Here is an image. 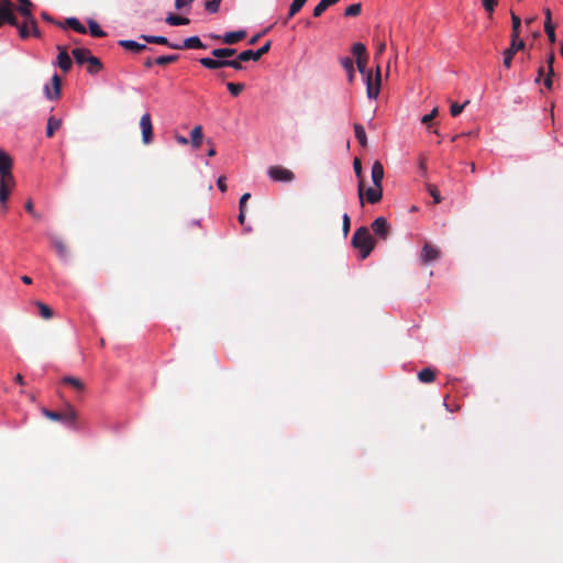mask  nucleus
<instances>
[{"instance_id":"obj_25","label":"nucleus","mask_w":563,"mask_h":563,"mask_svg":"<svg viewBox=\"0 0 563 563\" xmlns=\"http://www.w3.org/2000/svg\"><path fill=\"white\" fill-rule=\"evenodd\" d=\"M520 26H521V19L511 12V41H521L520 40Z\"/></svg>"},{"instance_id":"obj_42","label":"nucleus","mask_w":563,"mask_h":563,"mask_svg":"<svg viewBox=\"0 0 563 563\" xmlns=\"http://www.w3.org/2000/svg\"><path fill=\"white\" fill-rule=\"evenodd\" d=\"M227 88L233 97H238L245 89V85L242 82H228Z\"/></svg>"},{"instance_id":"obj_37","label":"nucleus","mask_w":563,"mask_h":563,"mask_svg":"<svg viewBox=\"0 0 563 563\" xmlns=\"http://www.w3.org/2000/svg\"><path fill=\"white\" fill-rule=\"evenodd\" d=\"M354 133L361 146L365 147L367 145V137L365 133V129L362 124H354Z\"/></svg>"},{"instance_id":"obj_21","label":"nucleus","mask_w":563,"mask_h":563,"mask_svg":"<svg viewBox=\"0 0 563 563\" xmlns=\"http://www.w3.org/2000/svg\"><path fill=\"white\" fill-rule=\"evenodd\" d=\"M365 196L366 201L369 203H377L383 197V187H369L366 190L363 189V197Z\"/></svg>"},{"instance_id":"obj_4","label":"nucleus","mask_w":563,"mask_h":563,"mask_svg":"<svg viewBox=\"0 0 563 563\" xmlns=\"http://www.w3.org/2000/svg\"><path fill=\"white\" fill-rule=\"evenodd\" d=\"M267 175L274 181L291 183L295 179V174L280 165L271 166Z\"/></svg>"},{"instance_id":"obj_35","label":"nucleus","mask_w":563,"mask_h":563,"mask_svg":"<svg viewBox=\"0 0 563 563\" xmlns=\"http://www.w3.org/2000/svg\"><path fill=\"white\" fill-rule=\"evenodd\" d=\"M65 25L73 29L74 31L86 34L87 29L80 23V21L77 18H68L65 20Z\"/></svg>"},{"instance_id":"obj_14","label":"nucleus","mask_w":563,"mask_h":563,"mask_svg":"<svg viewBox=\"0 0 563 563\" xmlns=\"http://www.w3.org/2000/svg\"><path fill=\"white\" fill-rule=\"evenodd\" d=\"M57 51H58L57 65L64 73L69 71L71 68L73 62L67 52V47L63 46V45H57Z\"/></svg>"},{"instance_id":"obj_22","label":"nucleus","mask_w":563,"mask_h":563,"mask_svg":"<svg viewBox=\"0 0 563 563\" xmlns=\"http://www.w3.org/2000/svg\"><path fill=\"white\" fill-rule=\"evenodd\" d=\"M384 167L379 161L374 162L372 166V180L374 186L383 187Z\"/></svg>"},{"instance_id":"obj_1","label":"nucleus","mask_w":563,"mask_h":563,"mask_svg":"<svg viewBox=\"0 0 563 563\" xmlns=\"http://www.w3.org/2000/svg\"><path fill=\"white\" fill-rule=\"evenodd\" d=\"M351 244L358 250L361 260H365L375 247V240L366 227H360L355 230Z\"/></svg>"},{"instance_id":"obj_41","label":"nucleus","mask_w":563,"mask_h":563,"mask_svg":"<svg viewBox=\"0 0 563 563\" xmlns=\"http://www.w3.org/2000/svg\"><path fill=\"white\" fill-rule=\"evenodd\" d=\"M89 32L95 37H104L107 34L101 30L100 25L95 20L88 21Z\"/></svg>"},{"instance_id":"obj_39","label":"nucleus","mask_w":563,"mask_h":563,"mask_svg":"<svg viewBox=\"0 0 563 563\" xmlns=\"http://www.w3.org/2000/svg\"><path fill=\"white\" fill-rule=\"evenodd\" d=\"M307 1L308 0H292L289 7L287 20L294 18L302 9Z\"/></svg>"},{"instance_id":"obj_54","label":"nucleus","mask_w":563,"mask_h":563,"mask_svg":"<svg viewBox=\"0 0 563 563\" xmlns=\"http://www.w3.org/2000/svg\"><path fill=\"white\" fill-rule=\"evenodd\" d=\"M24 207H25V210H26V211H27L32 217H34L35 219H38V217H40V216L34 211V207H33V202H32V200H27V201L25 202V206H24Z\"/></svg>"},{"instance_id":"obj_43","label":"nucleus","mask_w":563,"mask_h":563,"mask_svg":"<svg viewBox=\"0 0 563 563\" xmlns=\"http://www.w3.org/2000/svg\"><path fill=\"white\" fill-rule=\"evenodd\" d=\"M179 55H164L154 59L156 65L166 66L170 63L178 60Z\"/></svg>"},{"instance_id":"obj_44","label":"nucleus","mask_w":563,"mask_h":563,"mask_svg":"<svg viewBox=\"0 0 563 563\" xmlns=\"http://www.w3.org/2000/svg\"><path fill=\"white\" fill-rule=\"evenodd\" d=\"M427 190L430 194V196L433 198V203L438 205L442 201V197H441L440 191L435 185L428 184Z\"/></svg>"},{"instance_id":"obj_59","label":"nucleus","mask_w":563,"mask_h":563,"mask_svg":"<svg viewBox=\"0 0 563 563\" xmlns=\"http://www.w3.org/2000/svg\"><path fill=\"white\" fill-rule=\"evenodd\" d=\"M0 9L13 10V4L10 0H0Z\"/></svg>"},{"instance_id":"obj_58","label":"nucleus","mask_w":563,"mask_h":563,"mask_svg":"<svg viewBox=\"0 0 563 563\" xmlns=\"http://www.w3.org/2000/svg\"><path fill=\"white\" fill-rule=\"evenodd\" d=\"M250 198H251V194H249V192L242 195V197L240 198V203H239L240 209L245 210V205Z\"/></svg>"},{"instance_id":"obj_13","label":"nucleus","mask_w":563,"mask_h":563,"mask_svg":"<svg viewBox=\"0 0 563 563\" xmlns=\"http://www.w3.org/2000/svg\"><path fill=\"white\" fill-rule=\"evenodd\" d=\"M60 88H62V78L55 74L52 77V85H46L44 87V93L47 99L56 100L60 97Z\"/></svg>"},{"instance_id":"obj_51","label":"nucleus","mask_w":563,"mask_h":563,"mask_svg":"<svg viewBox=\"0 0 563 563\" xmlns=\"http://www.w3.org/2000/svg\"><path fill=\"white\" fill-rule=\"evenodd\" d=\"M341 65L346 70V73H351L352 68H354V62L351 57L341 58Z\"/></svg>"},{"instance_id":"obj_24","label":"nucleus","mask_w":563,"mask_h":563,"mask_svg":"<svg viewBox=\"0 0 563 563\" xmlns=\"http://www.w3.org/2000/svg\"><path fill=\"white\" fill-rule=\"evenodd\" d=\"M179 46L180 49H203L207 47L198 36L187 37Z\"/></svg>"},{"instance_id":"obj_5","label":"nucleus","mask_w":563,"mask_h":563,"mask_svg":"<svg viewBox=\"0 0 563 563\" xmlns=\"http://www.w3.org/2000/svg\"><path fill=\"white\" fill-rule=\"evenodd\" d=\"M20 2V7L18 8V11L23 15L24 19H26L32 27L33 36L40 37L41 33L37 27V23L35 21V18L32 14L31 8L32 2L30 0H18Z\"/></svg>"},{"instance_id":"obj_61","label":"nucleus","mask_w":563,"mask_h":563,"mask_svg":"<svg viewBox=\"0 0 563 563\" xmlns=\"http://www.w3.org/2000/svg\"><path fill=\"white\" fill-rule=\"evenodd\" d=\"M238 220H239V222L242 225L244 224V222H245V210L240 209V213H239Z\"/></svg>"},{"instance_id":"obj_2","label":"nucleus","mask_w":563,"mask_h":563,"mask_svg":"<svg viewBox=\"0 0 563 563\" xmlns=\"http://www.w3.org/2000/svg\"><path fill=\"white\" fill-rule=\"evenodd\" d=\"M42 412L49 420L59 421L71 429H77L78 413L70 404H66L62 411H53L44 408Z\"/></svg>"},{"instance_id":"obj_31","label":"nucleus","mask_w":563,"mask_h":563,"mask_svg":"<svg viewBox=\"0 0 563 563\" xmlns=\"http://www.w3.org/2000/svg\"><path fill=\"white\" fill-rule=\"evenodd\" d=\"M418 379L424 384L432 383L435 379V371L430 367L423 368L418 373Z\"/></svg>"},{"instance_id":"obj_38","label":"nucleus","mask_w":563,"mask_h":563,"mask_svg":"<svg viewBox=\"0 0 563 563\" xmlns=\"http://www.w3.org/2000/svg\"><path fill=\"white\" fill-rule=\"evenodd\" d=\"M60 124H62V121L59 119L51 117L47 121L46 136L53 137L55 131L60 128Z\"/></svg>"},{"instance_id":"obj_40","label":"nucleus","mask_w":563,"mask_h":563,"mask_svg":"<svg viewBox=\"0 0 563 563\" xmlns=\"http://www.w3.org/2000/svg\"><path fill=\"white\" fill-rule=\"evenodd\" d=\"M18 31H19V35L25 40L31 34H33V31H32V27H31V24L30 22L24 19V21L22 23H20L18 26H16Z\"/></svg>"},{"instance_id":"obj_29","label":"nucleus","mask_w":563,"mask_h":563,"mask_svg":"<svg viewBox=\"0 0 563 563\" xmlns=\"http://www.w3.org/2000/svg\"><path fill=\"white\" fill-rule=\"evenodd\" d=\"M190 137H191V145L195 148H199L201 143H202V137H203L202 126L201 125H196L191 130Z\"/></svg>"},{"instance_id":"obj_16","label":"nucleus","mask_w":563,"mask_h":563,"mask_svg":"<svg viewBox=\"0 0 563 563\" xmlns=\"http://www.w3.org/2000/svg\"><path fill=\"white\" fill-rule=\"evenodd\" d=\"M439 257L440 251L435 246L426 243L420 254L422 263L428 264L430 262L438 260Z\"/></svg>"},{"instance_id":"obj_26","label":"nucleus","mask_w":563,"mask_h":563,"mask_svg":"<svg viewBox=\"0 0 563 563\" xmlns=\"http://www.w3.org/2000/svg\"><path fill=\"white\" fill-rule=\"evenodd\" d=\"M71 55L78 65H82L87 63L90 51L88 48L77 47L71 51Z\"/></svg>"},{"instance_id":"obj_19","label":"nucleus","mask_w":563,"mask_h":563,"mask_svg":"<svg viewBox=\"0 0 563 563\" xmlns=\"http://www.w3.org/2000/svg\"><path fill=\"white\" fill-rule=\"evenodd\" d=\"M12 159L11 157L0 148V177L12 176Z\"/></svg>"},{"instance_id":"obj_62","label":"nucleus","mask_w":563,"mask_h":563,"mask_svg":"<svg viewBox=\"0 0 563 563\" xmlns=\"http://www.w3.org/2000/svg\"><path fill=\"white\" fill-rule=\"evenodd\" d=\"M208 143H209L211 146H210V148H209V151H208L207 155H208L209 157H212V156H214V155H216V153H217V152H216V148H214V146H213V144H212V142H211L210 140L208 141Z\"/></svg>"},{"instance_id":"obj_63","label":"nucleus","mask_w":563,"mask_h":563,"mask_svg":"<svg viewBox=\"0 0 563 563\" xmlns=\"http://www.w3.org/2000/svg\"><path fill=\"white\" fill-rule=\"evenodd\" d=\"M153 64H155V62H154L152 58H146V59L144 60V66H145L146 68H151V67L153 66Z\"/></svg>"},{"instance_id":"obj_56","label":"nucleus","mask_w":563,"mask_h":563,"mask_svg":"<svg viewBox=\"0 0 563 563\" xmlns=\"http://www.w3.org/2000/svg\"><path fill=\"white\" fill-rule=\"evenodd\" d=\"M225 180H227V179H225V177H224V176H220V177L218 178V180H217V186H218V188H219L222 192L227 191V188H228V187H227V183H225Z\"/></svg>"},{"instance_id":"obj_55","label":"nucleus","mask_w":563,"mask_h":563,"mask_svg":"<svg viewBox=\"0 0 563 563\" xmlns=\"http://www.w3.org/2000/svg\"><path fill=\"white\" fill-rule=\"evenodd\" d=\"M195 0H175V8L181 10L185 7L190 5Z\"/></svg>"},{"instance_id":"obj_20","label":"nucleus","mask_w":563,"mask_h":563,"mask_svg":"<svg viewBox=\"0 0 563 563\" xmlns=\"http://www.w3.org/2000/svg\"><path fill=\"white\" fill-rule=\"evenodd\" d=\"M353 169H354L355 176L358 179L357 194H358V198L361 200V205H363L364 203V200H363V181H364V179H363V174H362V163L358 157H355L353 161Z\"/></svg>"},{"instance_id":"obj_27","label":"nucleus","mask_w":563,"mask_h":563,"mask_svg":"<svg viewBox=\"0 0 563 563\" xmlns=\"http://www.w3.org/2000/svg\"><path fill=\"white\" fill-rule=\"evenodd\" d=\"M236 51L234 48H214L211 51V55L214 57L213 59H228V57H231L235 55Z\"/></svg>"},{"instance_id":"obj_36","label":"nucleus","mask_w":563,"mask_h":563,"mask_svg":"<svg viewBox=\"0 0 563 563\" xmlns=\"http://www.w3.org/2000/svg\"><path fill=\"white\" fill-rule=\"evenodd\" d=\"M166 23L169 25H173V26L187 25L190 23V20L188 18H184V16H179V15L170 13L166 18Z\"/></svg>"},{"instance_id":"obj_8","label":"nucleus","mask_w":563,"mask_h":563,"mask_svg":"<svg viewBox=\"0 0 563 563\" xmlns=\"http://www.w3.org/2000/svg\"><path fill=\"white\" fill-rule=\"evenodd\" d=\"M13 185H14L13 176L0 177V202H1V208H2L3 212H5L8 209L7 201L9 199L11 188L13 187Z\"/></svg>"},{"instance_id":"obj_53","label":"nucleus","mask_w":563,"mask_h":563,"mask_svg":"<svg viewBox=\"0 0 563 563\" xmlns=\"http://www.w3.org/2000/svg\"><path fill=\"white\" fill-rule=\"evenodd\" d=\"M554 60H555L554 54L550 53L549 56L547 57L548 71L550 73V75H554V70H553Z\"/></svg>"},{"instance_id":"obj_52","label":"nucleus","mask_w":563,"mask_h":563,"mask_svg":"<svg viewBox=\"0 0 563 563\" xmlns=\"http://www.w3.org/2000/svg\"><path fill=\"white\" fill-rule=\"evenodd\" d=\"M438 108H433V110L429 114L422 117L421 123L429 124L438 115Z\"/></svg>"},{"instance_id":"obj_33","label":"nucleus","mask_w":563,"mask_h":563,"mask_svg":"<svg viewBox=\"0 0 563 563\" xmlns=\"http://www.w3.org/2000/svg\"><path fill=\"white\" fill-rule=\"evenodd\" d=\"M52 245L54 246L60 258L65 260L68 256L67 246L62 240L57 238L52 239Z\"/></svg>"},{"instance_id":"obj_30","label":"nucleus","mask_w":563,"mask_h":563,"mask_svg":"<svg viewBox=\"0 0 563 563\" xmlns=\"http://www.w3.org/2000/svg\"><path fill=\"white\" fill-rule=\"evenodd\" d=\"M63 384L69 385L75 390L81 393L85 390V384L77 377L74 376H65L62 379Z\"/></svg>"},{"instance_id":"obj_46","label":"nucleus","mask_w":563,"mask_h":563,"mask_svg":"<svg viewBox=\"0 0 563 563\" xmlns=\"http://www.w3.org/2000/svg\"><path fill=\"white\" fill-rule=\"evenodd\" d=\"M36 306L38 307L40 314L43 319H51L53 317V310L43 302H36Z\"/></svg>"},{"instance_id":"obj_34","label":"nucleus","mask_w":563,"mask_h":563,"mask_svg":"<svg viewBox=\"0 0 563 563\" xmlns=\"http://www.w3.org/2000/svg\"><path fill=\"white\" fill-rule=\"evenodd\" d=\"M0 12H1V18L3 20V23H8L15 27L20 24L16 16L13 13V10L0 9Z\"/></svg>"},{"instance_id":"obj_9","label":"nucleus","mask_w":563,"mask_h":563,"mask_svg":"<svg viewBox=\"0 0 563 563\" xmlns=\"http://www.w3.org/2000/svg\"><path fill=\"white\" fill-rule=\"evenodd\" d=\"M140 128L142 132V141L144 144H150L153 140V125L150 113H144L140 119Z\"/></svg>"},{"instance_id":"obj_23","label":"nucleus","mask_w":563,"mask_h":563,"mask_svg":"<svg viewBox=\"0 0 563 563\" xmlns=\"http://www.w3.org/2000/svg\"><path fill=\"white\" fill-rule=\"evenodd\" d=\"M118 44L121 47H123L128 51L134 52V53H140L142 51L148 49V47L145 44H141V43H139L136 41H132V40H120Z\"/></svg>"},{"instance_id":"obj_6","label":"nucleus","mask_w":563,"mask_h":563,"mask_svg":"<svg viewBox=\"0 0 563 563\" xmlns=\"http://www.w3.org/2000/svg\"><path fill=\"white\" fill-rule=\"evenodd\" d=\"M352 53L356 57V66L358 71L366 76L368 73L366 71L367 54L365 45L362 43L353 44Z\"/></svg>"},{"instance_id":"obj_60","label":"nucleus","mask_w":563,"mask_h":563,"mask_svg":"<svg viewBox=\"0 0 563 563\" xmlns=\"http://www.w3.org/2000/svg\"><path fill=\"white\" fill-rule=\"evenodd\" d=\"M385 49H386V43L385 42L378 43L377 51H376V56L382 55Z\"/></svg>"},{"instance_id":"obj_64","label":"nucleus","mask_w":563,"mask_h":563,"mask_svg":"<svg viewBox=\"0 0 563 563\" xmlns=\"http://www.w3.org/2000/svg\"><path fill=\"white\" fill-rule=\"evenodd\" d=\"M21 280H22L24 284H26V285H31V284H32V278H31V277H29V276H26V275L22 276V277H21Z\"/></svg>"},{"instance_id":"obj_17","label":"nucleus","mask_w":563,"mask_h":563,"mask_svg":"<svg viewBox=\"0 0 563 563\" xmlns=\"http://www.w3.org/2000/svg\"><path fill=\"white\" fill-rule=\"evenodd\" d=\"M543 12H544V16H545L544 32L547 33L550 43H554L556 41V35H555V26L552 23L551 10L549 8H545L543 10Z\"/></svg>"},{"instance_id":"obj_32","label":"nucleus","mask_w":563,"mask_h":563,"mask_svg":"<svg viewBox=\"0 0 563 563\" xmlns=\"http://www.w3.org/2000/svg\"><path fill=\"white\" fill-rule=\"evenodd\" d=\"M87 63L89 65L87 68V71L89 74L93 75V74L99 73L102 69V64H101L100 59L95 57L91 54L88 56Z\"/></svg>"},{"instance_id":"obj_12","label":"nucleus","mask_w":563,"mask_h":563,"mask_svg":"<svg viewBox=\"0 0 563 563\" xmlns=\"http://www.w3.org/2000/svg\"><path fill=\"white\" fill-rule=\"evenodd\" d=\"M271 41H267L262 47H260L256 51L246 49L240 53V59H247V60H254L257 62L261 59V57L265 54H267L271 49Z\"/></svg>"},{"instance_id":"obj_49","label":"nucleus","mask_w":563,"mask_h":563,"mask_svg":"<svg viewBox=\"0 0 563 563\" xmlns=\"http://www.w3.org/2000/svg\"><path fill=\"white\" fill-rule=\"evenodd\" d=\"M467 103H468V101H465L463 104H459V103H456V102H453V103L451 104V108H450L451 115H452V117H456V115H459V114L463 111L464 107H465Z\"/></svg>"},{"instance_id":"obj_3","label":"nucleus","mask_w":563,"mask_h":563,"mask_svg":"<svg viewBox=\"0 0 563 563\" xmlns=\"http://www.w3.org/2000/svg\"><path fill=\"white\" fill-rule=\"evenodd\" d=\"M249 62L247 59H240V54L235 59H212L209 57H202L199 63L208 69H220L224 67H231L235 70H242V63Z\"/></svg>"},{"instance_id":"obj_10","label":"nucleus","mask_w":563,"mask_h":563,"mask_svg":"<svg viewBox=\"0 0 563 563\" xmlns=\"http://www.w3.org/2000/svg\"><path fill=\"white\" fill-rule=\"evenodd\" d=\"M371 228L375 235L382 240H386L390 233V225L384 217L376 218Z\"/></svg>"},{"instance_id":"obj_18","label":"nucleus","mask_w":563,"mask_h":563,"mask_svg":"<svg viewBox=\"0 0 563 563\" xmlns=\"http://www.w3.org/2000/svg\"><path fill=\"white\" fill-rule=\"evenodd\" d=\"M141 38L144 40L146 43H150V44H159V45H165V46H167L169 48H173V49H180L179 45H174L165 36H161V35H145V34H143V35H141Z\"/></svg>"},{"instance_id":"obj_47","label":"nucleus","mask_w":563,"mask_h":563,"mask_svg":"<svg viewBox=\"0 0 563 563\" xmlns=\"http://www.w3.org/2000/svg\"><path fill=\"white\" fill-rule=\"evenodd\" d=\"M221 0H208L205 3V8L210 13H216L219 11Z\"/></svg>"},{"instance_id":"obj_45","label":"nucleus","mask_w":563,"mask_h":563,"mask_svg":"<svg viewBox=\"0 0 563 563\" xmlns=\"http://www.w3.org/2000/svg\"><path fill=\"white\" fill-rule=\"evenodd\" d=\"M362 12L361 3H353L349 5L344 11V16H357Z\"/></svg>"},{"instance_id":"obj_48","label":"nucleus","mask_w":563,"mask_h":563,"mask_svg":"<svg viewBox=\"0 0 563 563\" xmlns=\"http://www.w3.org/2000/svg\"><path fill=\"white\" fill-rule=\"evenodd\" d=\"M482 4L486 12L492 14L498 4V0H482Z\"/></svg>"},{"instance_id":"obj_28","label":"nucleus","mask_w":563,"mask_h":563,"mask_svg":"<svg viewBox=\"0 0 563 563\" xmlns=\"http://www.w3.org/2000/svg\"><path fill=\"white\" fill-rule=\"evenodd\" d=\"M339 0H321L313 9L312 15L319 18L331 5L338 3Z\"/></svg>"},{"instance_id":"obj_57","label":"nucleus","mask_w":563,"mask_h":563,"mask_svg":"<svg viewBox=\"0 0 563 563\" xmlns=\"http://www.w3.org/2000/svg\"><path fill=\"white\" fill-rule=\"evenodd\" d=\"M552 76L553 75H550V73L548 71V75H547L545 79L543 80L544 87L549 90H551L553 87Z\"/></svg>"},{"instance_id":"obj_11","label":"nucleus","mask_w":563,"mask_h":563,"mask_svg":"<svg viewBox=\"0 0 563 563\" xmlns=\"http://www.w3.org/2000/svg\"><path fill=\"white\" fill-rule=\"evenodd\" d=\"M525 46H526V44L523 41H515V42L510 41V46L508 48H506L503 53V56H504L503 64L506 68L511 67V63H512V58H514L515 54L518 51L523 49Z\"/></svg>"},{"instance_id":"obj_15","label":"nucleus","mask_w":563,"mask_h":563,"mask_svg":"<svg viewBox=\"0 0 563 563\" xmlns=\"http://www.w3.org/2000/svg\"><path fill=\"white\" fill-rule=\"evenodd\" d=\"M246 36V32L244 30L227 32L223 36L213 35L212 37L216 40H221L222 43L228 45H233L240 41H242Z\"/></svg>"},{"instance_id":"obj_50","label":"nucleus","mask_w":563,"mask_h":563,"mask_svg":"<svg viewBox=\"0 0 563 563\" xmlns=\"http://www.w3.org/2000/svg\"><path fill=\"white\" fill-rule=\"evenodd\" d=\"M351 228V219L347 213H344L342 217V231L344 236H346L350 232Z\"/></svg>"},{"instance_id":"obj_7","label":"nucleus","mask_w":563,"mask_h":563,"mask_svg":"<svg viewBox=\"0 0 563 563\" xmlns=\"http://www.w3.org/2000/svg\"><path fill=\"white\" fill-rule=\"evenodd\" d=\"M380 91V68L377 66L375 79L372 74H366V93L369 99H376Z\"/></svg>"}]
</instances>
